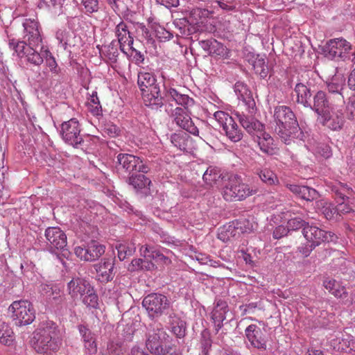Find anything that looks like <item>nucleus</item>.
<instances>
[{
    "label": "nucleus",
    "mask_w": 355,
    "mask_h": 355,
    "mask_svg": "<svg viewBox=\"0 0 355 355\" xmlns=\"http://www.w3.org/2000/svg\"><path fill=\"white\" fill-rule=\"evenodd\" d=\"M273 119L275 133L286 144L294 139L304 141L306 135L299 125L296 116L292 110L286 105L275 107Z\"/></svg>",
    "instance_id": "nucleus-1"
},
{
    "label": "nucleus",
    "mask_w": 355,
    "mask_h": 355,
    "mask_svg": "<svg viewBox=\"0 0 355 355\" xmlns=\"http://www.w3.org/2000/svg\"><path fill=\"white\" fill-rule=\"evenodd\" d=\"M62 344V332L53 321L43 322L33 333L35 351L41 355H57Z\"/></svg>",
    "instance_id": "nucleus-2"
},
{
    "label": "nucleus",
    "mask_w": 355,
    "mask_h": 355,
    "mask_svg": "<svg viewBox=\"0 0 355 355\" xmlns=\"http://www.w3.org/2000/svg\"><path fill=\"white\" fill-rule=\"evenodd\" d=\"M164 89L166 101H175L176 104L180 105L184 107L183 109L177 107L173 111L172 116L173 117V121L182 129L185 130L195 136L198 135V128L186 111V110L194 105L193 99L190 98L188 95L180 94L173 88L167 89L164 87Z\"/></svg>",
    "instance_id": "nucleus-3"
},
{
    "label": "nucleus",
    "mask_w": 355,
    "mask_h": 355,
    "mask_svg": "<svg viewBox=\"0 0 355 355\" xmlns=\"http://www.w3.org/2000/svg\"><path fill=\"white\" fill-rule=\"evenodd\" d=\"M258 191L257 187L243 182L239 175L232 173L225 176L220 187L223 198L230 202L243 200Z\"/></svg>",
    "instance_id": "nucleus-4"
},
{
    "label": "nucleus",
    "mask_w": 355,
    "mask_h": 355,
    "mask_svg": "<svg viewBox=\"0 0 355 355\" xmlns=\"http://www.w3.org/2000/svg\"><path fill=\"white\" fill-rule=\"evenodd\" d=\"M137 84L142 92V97L145 105L153 110L162 107L166 101L160 87L153 73L139 71L137 76Z\"/></svg>",
    "instance_id": "nucleus-5"
},
{
    "label": "nucleus",
    "mask_w": 355,
    "mask_h": 355,
    "mask_svg": "<svg viewBox=\"0 0 355 355\" xmlns=\"http://www.w3.org/2000/svg\"><path fill=\"white\" fill-rule=\"evenodd\" d=\"M146 347L152 354L159 352V349L170 340V336L164 329L163 325L158 322H153L146 327Z\"/></svg>",
    "instance_id": "nucleus-6"
},
{
    "label": "nucleus",
    "mask_w": 355,
    "mask_h": 355,
    "mask_svg": "<svg viewBox=\"0 0 355 355\" xmlns=\"http://www.w3.org/2000/svg\"><path fill=\"white\" fill-rule=\"evenodd\" d=\"M142 306L146 309L148 316L153 320L162 316L169 308L170 302L168 297L159 293H150L142 301Z\"/></svg>",
    "instance_id": "nucleus-7"
},
{
    "label": "nucleus",
    "mask_w": 355,
    "mask_h": 355,
    "mask_svg": "<svg viewBox=\"0 0 355 355\" xmlns=\"http://www.w3.org/2000/svg\"><path fill=\"white\" fill-rule=\"evenodd\" d=\"M80 123L75 118L61 124L60 135L62 139L67 144L76 148H83L86 146L84 136L80 134Z\"/></svg>",
    "instance_id": "nucleus-8"
},
{
    "label": "nucleus",
    "mask_w": 355,
    "mask_h": 355,
    "mask_svg": "<svg viewBox=\"0 0 355 355\" xmlns=\"http://www.w3.org/2000/svg\"><path fill=\"white\" fill-rule=\"evenodd\" d=\"M12 312V318L17 326L27 325L35 319V311L32 304L28 300L13 302L9 306Z\"/></svg>",
    "instance_id": "nucleus-9"
},
{
    "label": "nucleus",
    "mask_w": 355,
    "mask_h": 355,
    "mask_svg": "<svg viewBox=\"0 0 355 355\" xmlns=\"http://www.w3.org/2000/svg\"><path fill=\"white\" fill-rule=\"evenodd\" d=\"M116 168L128 174L137 172L147 173L150 171L146 162L139 157L128 153H119L116 156Z\"/></svg>",
    "instance_id": "nucleus-10"
},
{
    "label": "nucleus",
    "mask_w": 355,
    "mask_h": 355,
    "mask_svg": "<svg viewBox=\"0 0 355 355\" xmlns=\"http://www.w3.org/2000/svg\"><path fill=\"white\" fill-rule=\"evenodd\" d=\"M214 116L230 141L236 143L242 139V130L228 113L217 111L214 114Z\"/></svg>",
    "instance_id": "nucleus-11"
},
{
    "label": "nucleus",
    "mask_w": 355,
    "mask_h": 355,
    "mask_svg": "<svg viewBox=\"0 0 355 355\" xmlns=\"http://www.w3.org/2000/svg\"><path fill=\"white\" fill-rule=\"evenodd\" d=\"M331 190L338 205L336 207L338 214L349 213L352 208L349 205L353 195V190L347 184L336 182L331 187Z\"/></svg>",
    "instance_id": "nucleus-12"
},
{
    "label": "nucleus",
    "mask_w": 355,
    "mask_h": 355,
    "mask_svg": "<svg viewBox=\"0 0 355 355\" xmlns=\"http://www.w3.org/2000/svg\"><path fill=\"white\" fill-rule=\"evenodd\" d=\"M351 49L350 43L340 37L329 40L322 47V51L327 58L345 60L347 58L346 54L349 52Z\"/></svg>",
    "instance_id": "nucleus-13"
},
{
    "label": "nucleus",
    "mask_w": 355,
    "mask_h": 355,
    "mask_svg": "<svg viewBox=\"0 0 355 355\" xmlns=\"http://www.w3.org/2000/svg\"><path fill=\"white\" fill-rule=\"evenodd\" d=\"M44 236L46 240V245L50 251L61 250L64 256L68 254L66 249L67 245V236L60 227H49L46 228Z\"/></svg>",
    "instance_id": "nucleus-14"
},
{
    "label": "nucleus",
    "mask_w": 355,
    "mask_h": 355,
    "mask_svg": "<svg viewBox=\"0 0 355 355\" xmlns=\"http://www.w3.org/2000/svg\"><path fill=\"white\" fill-rule=\"evenodd\" d=\"M302 233L307 241L312 245L318 246L322 242H333L337 239L332 232H326L319 227L308 223L302 230Z\"/></svg>",
    "instance_id": "nucleus-15"
},
{
    "label": "nucleus",
    "mask_w": 355,
    "mask_h": 355,
    "mask_svg": "<svg viewBox=\"0 0 355 355\" xmlns=\"http://www.w3.org/2000/svg\"><path fill=\"white\" fill-rule=\"evenodd\" d=\"M105 250V247L98 242L92 241L85 246H77L74 249L75 254L81 260L94 261L101 257Z\"/></svg>",
    "instance_id": "nucleus-16"
},
{
    "label": "nucleus",
    "mask_w": 355,
    "mask_h": 355,
    "mask_svg": "<svg viewBox=\"0 0 355 355\" xmlns=\"http://www.w3.org/2000/svg\"><path fill=\"white\" fill-rule=\"evenodd\" d=\"M94 268L96 270L97 281L101 283H107L114 279V259L103 258L98 263H95Z\"/></svg>",
    "instance_id": "nucleus-17"
},
{
    "label": "nucleus",
    "mask_w": 355,
    "mask_h": 355,
    "mask_svg": "<svg viewBox=\"0 0 355 355\" xmlns=\"http://www.w3.org/2000/svg\"><path fill=\"white\" fill-rule=\"evenodd\" d=\"M248 114H245L243 112H236L235 115L238 119L239 123L242 125V127L250 135L255 136L259 133L261 130H263L264 128L263 125L259 122L255 117L253 116V114L255 112L256 109L253 112H251L249 110Z\"/></svg>",
    "instance_id": "nucleus-18"
},
{
    "label": "nucleus",
    "mask_w": 355,
    "mask_h": 355,
    "mask_svg": "<svg viewBox=\"0 0 355 355\" xmlns=\"http://www.w3.org/2000/svg\"><path fill=\"white\" fill-rule=\"evenodd\" d=\"M245 335L250 345L259 350H266L267 340L261 329L256 324L248 326L245 330Z\"/></svg>",
    "instance_id": "nucleus-19"
},
{
    "label": "nucleus",
    "mask_w": 355,
    "mask_h": 355,
    "mask_svg": "<svg viewBox=\"0 0 355 355\" xmlns=\"http://www.w3.org/2000/svg\"><path fill=\"white\" fill-rule=\"evenodd\" d=\"M234 92L238 99L243 103L246 109L253 112L256 108V103L248 86L244 82L237 81L234 85Z\"/></svg>",
    "instance_id": "nucleus-20"
},
{
    "label": "nucleus",
    "mask_w": 355,
    "mask_h": 355,
    "mask_svg": "<svg viewBox=\"0 0 355 355\" xmlns=\"http://www.w3.org/2000/svg\"><path fill=\"white\" fill-rule=\"evenodd\" d=\"M140 252L144 257L151 258L157 263L165 265L171 263L169 254H172V252L164 248L160 250L154 246L142 245L140 248Z\"/></svg>",
    "instance_id": "nucleus-21"
},
{
    "label": "nucleus",
    "mask_w": 355,
    "mask_h": 355,
    "mask_svg": "<svg viewBox=\"0 0 355 355\" xmlns=\"http://www.w3.org/2000/svg\"><path fill=\"white\" fill-rule=\"evenodd\" d=\"M23 26L24 28V39L28 42L30 46H37L42 42L38 22L26 19L23 23Z\"/></svg>",
    "instance_id": "nucleus-22"
},
{
    "label": "nucleus",
    "mask_w": 355,
    "mask_h": 355,
    "mask_svg": "<svg viewBox=\"0 0 355 355\" xmlns=\"http://www.w3.org/2000/svg\"><path fill=\"white\" fill-rule=\"evenodd\" d=\"M93 287L88 280L79 277L73 278L67 284L68 293L72 298H82Z\"/></svg>",
    "instance_id": "nucleus-23"
},
{
    "label": "nucleus",
    "mask_w": 355,
    "mask_h": 355,
    "mask_svg": "<svg viewBox=\"0 0 355 355\" xmlns=\"http://www.w3.org/2000/svg\"><path fill=\"white\" fill-rule=\"evenodd\" d=\"M227 311L228 306L227 302L220 299L217 300L211 315L216 333H218L223 327V321L226 319Z\"/></svg>",
    "instance_id": "nucleus-24"
},
{
    "label": "nucleus",
    "mask_w": 355,
    "mask_h": 355,
    "mask_svg": "<svg viewBox=\"0 0 355 355\" xmlns=\"http://www.w3.org/2000/svg\"><path fill=\"white\" fill-rule=\"evenodd\" d=\"M287 187L295 195L306 201H317L320 196L318 191L308 186L288 184Z\"/></svg>",
    "instance_id": "nucleus-25"
},
{
    "label": "nucleus",
    "mask_w": 355,
    "mask_h": 355,
    "mask_svg": "<svg viewBox=\"0 0 355 355\" xmlns=\"http://www.w3.org/2000/svg\"><path fill=\"white\" fill-rule=\"evenodd\" d=\"M320 123L332 130H340L344 124V117L341 112L331 115L329 111L318 117Z\"/></svg>",
    "instance_id": "nucleus-26"
},
{
    "label": "nucleus",
    "mask_w": 355,
    "mask_h": 355,
    "mask_svg": "<svg viewBox=\"0 0 355 355\" xmlns=\"http://www.w3.org/2000/svg\"><path fill=\"white\" fill-rule=\"evenodd\" d=\"M78 329L86 351L90 354H95L97 352L96 335L83 324L78 325Z\"/></svg>",
    "instance_id": "nucleus-27"
},
{
    "label": "nucleus",
    "mask_w": 355,
    "mask_h": 355,
    "mask_svg": "<svg viewBox=\"0 0 355 355\" xmlns=\"http://www.w3.org/2000/svg\"><path fill=\"white\" fill-rule=\"evenodd\" d=\"M329 98L325 92L318 91L313 96V103L311 101V106L309 107L316 112L318 117H320L322 114H325L329 111Z\"/></svg>",
    "instance_id": "nucleus-28"
},
{
    "label": "nucleus",
    "mask_w": 355,
    "mask_h": 355,
    "mask_svg": "<svg viewBox=\"0 0 355 355\" xmlns=\"http://www.w3.org/2000/svg\"><path fill=\"white\" fill-rule=\"evenodd\" d=\"M115 34L118 38V41H116V42L119 44L121 51L125 52L124 47L125 44H127L130 49L132 48L134 40L130 35V33L128 29V26L125 22L121 21L117 24L115 28Z\"/></svg>",
    "instance_id": "nucleus-29"
},
{
    "label": "nucleus",
    "mask_w": 355,
    "mask_h": 355,
    "mask_svg": "<svg viewBox=\"0 0 355 355\" xmlns=\"http://www.w3.org/2000/svg\"><path fill=\"white\" fill-rule=\"evenodd\" d=\"M254 141L257 143L260 150L266 154L272 155L275 150L274 139L266 132L261 130L254 136Z\"/></svg>",
    "instance_id": "nucleus-30"
},
{
    "label": "nucleus",
    "mask_w": 355,
    "mask_h": 355,
    "mask_svg": "<svg viewBox=\"0 0 355 355\" xmlns=\"http://www.w3.org/2000/svg\"><path fill=\"white\" fill-rule=\"evenodd\" d=\"M168 324L171 331L178 338L184 337L186 334V322L182 320L175 313H171L168 315Z\"/></svg>",
    "instance_id": "nucleus-31"
},
{
    "label": "nucleus",
    "mask_w": 355,
    "mask_h": 355,
    "mask_svg": "<svg viewBox=\"0 0 355 355\" xmlns=\"http://www.w3.org/2000/svg\"><path fill=\"white\" fill-rule=\"evenodd\" d=\"M227 175H229V173H223L219 168L210 166L204 173L202 179L207 185L211 187L216 184L220 180H221L222 183H223V179H225V176Z\"/></svg>",
    "instance_id": "nucleus-32"
},
{
    "label": "nucleus",
    "mask_w": 355,
    "mask_h": 355,
    "mask_svg": "<svg viewBox=\"0 0 355 355\" xmlns=\"http://www.w3.org/2000/svg\"><path fill=\"white\" fill-rule=\"evenodd\" d=\"M294 92L297 96V103L302 104L306 107L311 106V89L302 83H297Z\"/></svg>",
    "instance_id": "nucleus-33"
},
{
    "label": "nucleus",
    "mask_w": 355,
    "mask_h": 355,
    "mask_svg": "<svg viewBox=\"0 0 355 355\" xmlns=\"http://www.w3.org/2000/svg\"><path fill=\"white\" fill-rule=\"evenodd\" d=\"M251 64L253 67L255 73L259 75L261 78H265L268 76L269 69L265 55H252Z\"/></svg>",
    "instance_id": "nucleus-34"
},
{
    "label": "nucleus",
    "mask_w": 355,
    "mask_h": 355,
    "mask_svg": "<svg viewBox=\"0 0 355 355\" xmlns=\"http://www.w3.org/2000/svg\"><path fill=\"white\" fill-rule=\"evenodd\" d=\"M315 208L317 211L322 213L327 220L333 218L337 212L336 207L324 199L315 201Z\"/></svg>",
    "instance_id": "nucleus-35"
},
{
    "label": "nucleus",
    "mask_w": 355,
    "mask_h": 355,
    "mask_svg": "<svg viewBox=\"0 0 355 355\" xmlns=\"http://www.w3.org/2000/svg\"><path fill=\"white\" fill-rule=\"evenodd\" d=\"M254 173L268 186L279 184V180L275 173L268 168H257Z\"/></svg>",
    "instance_id": "nucleus-36"
},
{
    "label": "nucleus",
    "mask_w": 355,
    "mask_h": 355,
    "mask_svg": "<svg viewBox=\"0 0 355 355\" xmlns=\"http://www.w3.org/2000/svg\"><path fill=\"white\" fill-rule=\"evenodd\" d=\"M344 82L345 80L343 78V77L340 78L337 76H335L332 78L330 82L327 83V89L329 92L335 94L336 96V99L339 102L343 101V96L340 93V91L343 89Z\"/></svg>",
    "instance_id": "nucleus-37"
},
{
    "label": "nucleus",
    "mask_w": 355,
    "mask_h": 355,
    "mask_svg": "<svg viewBox=\"0 0 355 355\" xmlns=\"http://www.w3.org/2000/svg\"><path fill=\"white\" fill-rule=\"evenodd\" d=\"M129 184L139 191L142 189H149L151 181L144 174H132L129 178Z\"/></svg>",
    "instance_id": "nucleus-38"
},
{
    "label": "nucleus",
    "mask_w": 355,
    "mask_h": 355,
    "mask_svg": "<svg viewBox=\"0 0 355 355\" xmlns=\"http://www.w3.org/2000/svg\"><path fill=\"white\" fill-rule=\"evenodd\" d=\"M331 345L333 347L334 349L336 351H344L345 352H355V340H351L349 341L345 340L343 339L340 340L337 338L336 339H333L331 341Z\"/></svg>",
    "instance_id": "nucleus-39"
},
{
    "label": "nucleus",
    "mask_w": 355,
    "mask_h": 355,
    "mask_svg": "<svg viewBox=\"0 0 355 355\" xmlns=\"http://www.w3.org/2000/svg\"><path fill=\"white\" fill-rule=\"evenodd\" d=\"M14 340V333L6 323L0 320V343L5 345H10Z\"/></svg>",
    "instance_id": "nucleus-40"
},
{
    "label": "nucleus",
    "mask_w": 355,
    "mask_h": 355,
    "mask_svg": "<svg viewBox=\"0 0 355 355\" xmlns=\"http://www.w3.org/2000/svg\"><path fill=\"white\" fill-rule=\"evenodd\" d=\"M118 42L113 40L110 44L105 46L102 49V54L107 58L112 63H115L119 56Z\"/></svg>",
    "instance_id": "nucleus-41"
},
{
    "label": "nucleus",
    "mask_w": 355,
    "mask_h": 355,
    "mask_svg": "<svg viewBox=\"0 0 355 355\" xmlns=\"http://www.w3.org/2000/svg\"><path fill=\"white\" fill-rule=\"evenodd\" d=\"M189 136L186 132L173 133L171 136V143L180 150H187Z\"/></svg>",
    "instance_id": "nucleus-42"
},
{
    "label": "nucleus",
    "mask_w": 355,
    "mask_h": 355,
    "mask_svg": "<svg viewBox=\"0 0 355 355\" xmlns=\"http://www.w3.org/2000/svg\"><path fill=\"white\" fill-rule=\"evenodd\" d=\"M90 290L81 298L82 302L89 309H97L99 308L98 297L94 287Z\"/></svg>",
    "instance_id": "nucleus-43"
},
{
    "label": "nucleus",
    "mask_w": 355,
    "mask_h": 355,
    "mask_svg": "<svg viewBox=\"0 0 355 355\" xmlns=\"http://www.w3.org/2000/svg\"><path fill=\"white\" fill-rule=\"evenodd\" d=\"M8 45L10 49L21 58L26 55L28 48H31L28 43L27 44L24 41H19L15 39H10Z\"/></svg>",
    "instance_id": "nucleus-44"
},
{
    "label": "nucleus",
    "mask_w": 355,
    "mask_h": 355,
    "mask_svg": "<svg viewBox=\"0 0 355 355\" xmlns=\"http://www.w3.org/2000/svg\"><path fill=\"white\" fill-rule=\"evenodd\" d=\"M34 47L35 46H31V48H28V51L25 56L26 58L27 62L35 66H40L44 62V47L41 48L42 55L40 53H38L36 50H35Z\"/></svg>",
    "instance_id": "nucleus-45"
},
{
    "label": "nucleus",
    "mask_w": 355,
    "mask_h": 355,
    "mask_svg": "<svg viewBox=\"0 0 355 355\" xmlns=\"http://www.w3.org/2000/svg\"><path fill=\"white\" fill-rule=\"evenodd\" d=\"M118 258L120 261H123L125 259L132 256L136 250L134 243H121L116 245Z\"/></svg>",
    "instance_id": "nucleus-46"
},
{
    "label": "nucleus",
    "mask_w": 355,
    "mask_h": 355,
    "mask_svg": "<svg viewBox=\"0 0 355 355\" xmlns=\"http://www.w3.org/2000/svg\"><path fill=\"white\" fill-rule=\"evenodd\" d=\"M43 56L44 59H45L46 64L49 68L50 71L53 73L58 74L60 71V68L58 67L55 58L49 49H46L44 50Z\"/></svg>",
    "instance_id": "nucleus-47"
},
{
    "label": "nucleus",
    "mask_w": 355,
    "mask_h": 355,
    "mask_svg": "<svg viewBox=\"0 0 355 355\" xmlns=\"http://www.w3.org/2000/svg\"><path fill=\"white\" fill-rule=\"evenodd\" d=\"M89 110L91 113L94 116H99L101 114L102 108L100 103L97 92H94L90 96L89 101L88 102Z\"/></svg>",
    "instance_id": "nucleus-48"
},
{
    "label": "nucleus",
    "mask_w": 355,
    "mask_h": 355,
    "mask_svg": "<svg viewBox=\"0 0 355 355\" xmlns=\"http://www.w3.org/2000/svg\"><path fill=\"white\" fill-rule=\"evenodd\" d=\"M116 13L128 12V4L125 0H104Z\"/></svg>",
    "instance_id": "nucleus-49"
},
{
    "label": "nucleus",
    "mask_w": 355,
    "mask_h": 355,
    "mask_svg": "<svg viewBox=\"0 0 355 355\" xmlns=\"http://www.w3.org/2000/svg\"><path fill=\"white\" fill-rule=\"evenodd\" d=\"M102 355H130L124 353L121 345L113 341L107 343L106 350L102 353Z\"/></svg>",
    "instance_id": "nucleus-50"
},
{
    "label": "nucleus",
    "mask_w": 355,
    "mask_h": 355,
    "mask_svg": "<svg viewBox=\"0 0 355 355\" xmlns=\"http://www.w3.org/2000/svg\"><path fill=\"white\" fill-rule=\"evenodd\" d=\"M308 223L300 217H294L288 220L286 227L288 231H297L300 229L302 230Z\"/></svg>",
    "instance_id": "nucleus-51"
},
{
    "label": "nucleus",
    "mask_w": 355,
    "mask_h": 355,
    "mask_svg": "<svg viewBox=\"0 0 355 355\" xmlns=\"http://www.w3.org/2000/svg\"><path fill=\"white\" fill-rule=\"evenodd\" d=\"M226 47L222 43L214 39L212 41L209 55L223 56L226 54Z\"/></svg>",
    "instance_id": "nucleus-52"
},
{
    "label": "nucleus",
    "mask_w": 355,
    "mask_h": 355,
    "mask_svg": "<svg viewBox=\"0 0 355 355\" xmlns=\"http://www.w3.org/2000/svg\"><path fill=\"white\" fill-rule=\"evenodd\" d=\"M154 355H182L179 349L175 345H164L161 349H159L158 353Z\"/></svg>",
    "instance_id": "nucleus-53"
},
{
    "label": "nucleus",
    "mask_w": 355,
    "mask_h": 355,
    "mask_svg": "<svg viewBox=\"0 0 355 355\" xmlns=\"http://www.w3.org/2000/svg\"><path fill=\"white\" fill-rule=\"evenodd\" d=\"M155 35L160 41L169 40L173 38V35L171 32L166 30L162 26H158L155 28Z\"/></svg>",
    "instance_id": "nucleus-54"
},
{
    "label": "nucleus",
    "mask_w": 355,
    "mask_h": 355,
    "mask_svg": "<svg viewBox=\"0 0 355 355\" xmlns=\"http://www.w3.org/2000/svg\"><path fill=\"white\" fill-rule=\"evenodd\" d=\"M69 32L65 29H59L55 34L56 39L64 49H67V46L69 44Z\"/></svg>",
    "instance_id": "nucleus-55"
},
{
    "label": "nucleus",
    "mask_w": 355,
    "mask_h": 355,
    "mask_svg": "<svg viewBox=\"0 0 355 355\" xmlns=\"http://www.w3.org/2000/svg\"><path fill=\"white\" fill-rule=\"evenodd\" d=\"M87 12L93 13L99 9V0H82Z\"/></svg>",
    "instance_id": "nucleus-56"
},
{
    "label": "nucleus",
    "mask_w": 355,
    "mask_h": 355,
    "mask_svg": "<svg viewBox=\"0 0 355 355\" xmlns=\"http://www.w3.org/2000/svg\"><path fill=\"white\" fill-rule=\"evenodd\" d=\"M317 153L325 159H327L332 155L330 146L324 144L318 145L317 147Z\"/></svg>",
    "instance_id": "nucleus-57"
},
{
    "label": "nucleus",
    "mask_w": 355,
    "mask_h": 355,
    "mask_svg": "<svg viewBox=\"0 0 355 355\" xmlns=\"http://www.w3.org/2000/svg\"><path fill=\"white\" fill-rule=\"evenodd\" d=\"M104 132L111 137H115L119 133V128L113 123H107L104 127Z\"/></svg>",
    "instance_id": "nucleus-58"
},
{
    "label": "nucleus",
    "mask_w": 355,
    "mask_h": 355,
    "mask_svg": "<svg viewBox=\"0 0 355 355\" xmlns=\"http://www.w3.org/2000/svg\"><path fill=\"white\" fill-rule=\"evenodd\" d=\"M189 24V21L186 18L176 19L173 21L175 26L179 29L180 33L186 35V26Z\"/></svg>",
    "instance_id": "nucleus-59"
},
{
    "label": "nucleus",
    "mask_w": 355,
    "mask_h": 355,
    "mask_svg": "<svg viewBox=\"0 0 355 355\" xmlns=\"http://www.w3.org/2000/svg\"><path fill=\"white\" fill-rule=\"evenodd\" d=\"M315 245H312L307 242L305 244H302L298 247V251L304 257H307L309 256L313 249L315 248Z\"/></svg>",
    "instance_id": "nucleus-60"
},
{
    "label": "nucleus",
    "mask_w": 355,
    "mask_h": 355,
    "mask_svg": "<svg viewBox=\"0 0 355 355\" xmlns=\"http://www.w3.org/2000/svg\"><path fill=\"white\" fill-rule=\"evenodd\" d=\"M331 294L334 295L335 297L338 298H341L343 300L346 299L348 295L345 287L341 286L340 284H338V286L336 287V288L333 291Z\"/></svg>",
    "instance_id": "nucleus-61"
},
{
    "label": "nucleus",
    "mask_w": 355,
    "mask_h": 355,
    "mask_svg": "<svg viewBox=\"0 0 355 355\" xmlns=\"http://www.w3.org/2000/svg\"><path fill=\"white\" fill-rule=\"evenodd\" d=\"M288 232L289 231H288L287 227H284L283 225H279L273 231V234H272L273 238L275 239H281L283 236H286Z\"/></svg>",
    "instance_id": "nucleus-62"
},
{
    "label": "nucleus",
    "mask_w": 355,
    "mask_h": 355,
    "mask_svg": "<svg viewBox=\"0 0 355 355\" xmlns=\"http://www.w3.org/2000/svg\"><path fill=\"white\" fill-rule=\"evenodd\" d=\"M144 261L142 259H135L129 264L128 270L130 272L141 270Z\"/></svg>",
    "instance_id": "nucleus-63"
},
{
    "label": "nucleus",
    "mask_w": 355,
    "mask_h": 355,
    "mask_svg": "<svg viewBox=\"0 0 355 355\" xmlns=\"http://www.w3.org/2000/svg\"><path fill=\"white\" fill-rule=\"evenodd\" d=\"M211 346V340L210 338L205 333L202 334L201 347L202 352L207 353Z\"/></svg>",
    "instance_id": "nucleus-64"
}]
</instances>
